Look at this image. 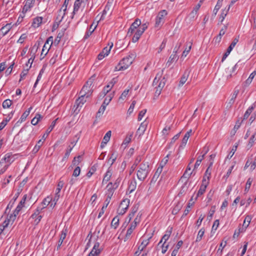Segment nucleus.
<instances>
[{"instance_id":"22","label":"nucleus","mask_w":256,"mask_h":256,"mask_svg":"<svg viewBox=\"0 0 256 256\" xmlns=\"http://www.w3.org/2000/svg\"><path fill=\"white\" fill-rule=\"evenodd\" d=\"M52 200V198L51 197L47 196L42 202L41 204L42 206V207L41 208H40V210H42V209L46 208L47 206H49Z\"/></svg>"},{"instance_id":"27","label":"nucleus","mask_w":256,"mask_h":256,"mask_svg":"<svg viewBox=\"0 0 256 256\" xmlns=\"http://www.w3.org/2000/svg\"><path fill=\"white\" fill-rule=\"evenodd\" d=\"M256 75V70L254 71L252 73L250 74L249 77L248 78V79L244 82V86H247L251 84L253 78H254V77Z\"/></svg>"},{"instance_id":"30","label":"nucleus","mask_w":256,"mask_h":256,"mask_svg":"<svg viewBox=\"0 0 256 256\" xmlns=\"http://www.w3.org/2000/svg\"><path fill=\"white\" fill-rule=\"evenodd\" d=\"M80 8V0H76L74 6V10L72 13V18L74 16L78 11Z\"/></svg>"},{"instance_id":"5","label":"nucleus","mask_w":256,"mask_h":256,"mask_svg":"<svg viewBox=\"0 0 256 256\" xmlns=\"http://www.w3.org/2000/svg\"><path fill=\"white\" fill-rule=\"evenodd\" d=\"M53 44V37L52 36H50L46 42L41 52L40 56L41 59H42L44 58V57L46 56V54H48L51 46Z\"/></svg>"},{"instance_id":"12","label":"nucleus","mask_w":256,"mask_h":256,"mask_svg":"<svg viewBox=\"0 0 256 256\" xmlns=\"http://www.w3.org/2000/svg\"><path fill=\"white\" fill-rule=\"evenodd\" d=\"M40 208L38 207L34 212L31 216V218L34 219L36 224H38L42 218V216L40 215Z\"/></svg>"},{"instance_id":"16","label":"nucleus","mask_w":256,"mask_h":256,"mask_svg":"<svg viewBox=\"0 0 256 256\" xmlns=\"http://www.w3.org/2000/svg\"><path fill=\"white\" fill-rule=\"evenodd\" d=\"M99 243L96 242L94 244L92 250L88 256H98L100 252V250L98 248Z\"/></svg>"},{"instance_id":"52","label":"nucleus","mask_w":256,"mask_h":256,"mask_svg":"<svg viewBox=\"0 0 256 256\" xmlns=\"http://www.w3.org/2000/svg\"><path fill=\"white\" fill-rule=\"evenodd\" d=\"M38 48V46L35 44L30 50V54L32 55V57L34 58H35V54Z\"/></svg>"},{"instance_id":"60","label":"nucleus","mask_w":256,"mask_h":256,"mask_svg":"<svg viewBox=\"0 0 256 256\" xmlns=\"http://www.w3.org/2000/svg\"><path fill=\"white\" fill-rule=\"evenodd\" d=\"M80 174V167L77 166L74 170L72 176L78 177Z\"/></svg>"},{"instance_id":"13","label":"nucleus","mask_w":256,"mask_h":256,"mask_svg":"<svg viewBox=\"0 0 256 256\" xmlns=\"http://www.w3.org/2000/svg\"><path fill=\"white\" fill-rule=\"evenodd\" d=\"M208 186V182L204 180H202V184L200 186V188L197 193L196 196L195 198V200L198 197L202 196L204 194V193L206 191V189Z\"/></svg>"},{"instance_id":"57","label":"nucleus","mask_w":256,"mask_h":256,"mask_svg":"<svg viewBox=\"0 0 256 256\" xmlns=\"http://www.w3.org/2000/svg\"><path fill=\"white\" fill-rule=\"evenodd\" d=\"M222 0H218V1L217 2V4H216V6H215V8H214V14H216L218 11V10L221 7L222 2Z\"/></svg>"},{"instance_id":"38","label":"nucleus","mask_w":256,"mask_h":256,"mask_svg":"<svg viewBox=\"0 0 256 256\" xmlns=\"http://www.w3.org/2000/svg\"><path fill=\"white\" fill-rule=\"evenodd\" d=\"M80 160V156L75 157L72 161V165L69 167L68 169H70V168H72L73 166H78L79 164Z\"/></svg>"},{"instance_id":"15","label":"nucleus","mask_w":256,"mask_h":256,"mask_svg":"<svg viewBox=\"0 0 256 256\" xmlns=\"http://www.w3.org/2000/svg\"><path fill=\"white\" fill-rule=\"evenodd\" d=\"M190 73V70H186L184 73L179 82L178 86H182L188 80Z\"/></svg>"},{"instance_id":"39","label":"nucleus","mask_w":256,"mask_h":256,"mask_svg":"<svg viewBox=\"0 0 256 256\" xmlns=\"http://www.w3.org/2000/svg\"><path fill=\"white\" fill-rule=\"evenodd\" d=\"M162 72H163V70H162L161 72L158 73L156 74V78H154V79L153 81V82H152V84L154 86L158 85V83L160 82H159L160 79L162 74Z\"/></svg>"},{"instance_id":"20","label":"nucleus","mask_w":256,"mask_h":256,"mask_svg":"<svg viewBox=\"0 0 256 256\" xmlns=\"http://www.w3.org/2000/svg\"><path fill=\"white\" fill-rule=\"evenodd\" d=\"M2 160L5 162V164H8V166L13 162L14 160H12V154H6L4 158H2Z\"/></svg>"},{"instance_id":"7","label":"nucleus","mask_w":256,"mask_h":256,"mask_svg":"<svg viewBox=\"0 0 256 256\" xmlns=\"http://www.w3.org/2000/svg\"><path fill=\"white\" fill-rule=\"evenodd\" d=\"M27 196L26 194L24 195L22 198L20 200V202H19L18 206L15 209L14 211V212L12 214H11L10 215V218H12L13 220H15L16 218V216L18 214L19 212L22 210V208L24 206V204L25 203L26 200V199Z\"/></svg>"},{"instance_id":"25","label":"nucleus","mask_w":256,"mask_h":256,"mask_svg":"<svg viewBox=\"0 0 256 256\" xmlns=\"http://www.w3.org/2000/svg\"><path fill=\"white\" fill-rule=\"evenodd\" d=\"M146 124H144V122L142 123L136 131V134H138L140 136L143 134L146 130Z\"/></svg>"},{"instance_id":"2","label":"nucleus","mask_w":256,"mask_h":256,"mask_svg":"<svg viewBox=\"0 0 256 256\" xmlns=\"http://www.w3.org/2000/svg\"><path fill=\"white\" fill-rule=\"evenodd\" d=\"M150 166L148 162H143L138 166L137 171V177L140 180L143 181L147 177L150 172Z\"/></svg>"},{"instance_id":"29","label":"nucleus","mask_w":256,"mask_h":256,"mask_svg":"<svg viewBox=\"0 0 256 256\" xmlns=\"http://www.w3.org/2000/svg\"><path fill=\"white\" fill-rule=\"evenodd\" d=\"M150 238H151V236L146 239H143L141 244L138 246V249L140 251H142L148 244Z\"/></svg>"},{"instance_id":"40","label":"nucleus","mask_w":256,"mask_h":256,"mask_svg":"<svg viewBox=\"0 0 256 256\" xmlns=\"http://www.w3.org/2000/svg\"><path fill=\"white\" fill-rule=\"evenodd\" d=\"M92 24L90 26V28H89V30L88 32H86V34L84 36V39L86 40V39L88 38L94 32V30L96 29L97 25H96L94 26V27L92 28Z\"/></svg>"},{"instance_id":"42","label":"nucleus","mask_w":256,"mask_h":256,"mask_svg":"<svg viewBox=\"0 0 256 256\" xmlns=\"http://www.w3.org/2000/svg\"><path fill=\"white\" fill-rule=\"evenodd\" d=\"M106 107L104 106V105L102 104L101 106L100 107V108L98 110V111L96 112V118H100L102 115V114H104V112L106 110Z\"/></svg>"},{"instance_id":"45","label":"nucleus","mask_w":256,"mask_h":256,"mask_svg":"<svg viewBox=\"0 0 256 256\" xmlns=\"http://www.w3.org/2000/svg\"><path fill=\"white\" fill-rule=\"evenodd\" d=\"M113 95H114V94H110L109 96H106L102 104L104 105V106L106 107L108 104L111 101L112 99V98Z\"/></svg>"},{"instance_id":"58","label":"nucleus","mask_w":256,"mask_h":256,"mask_svg":"<svg viewBox=\"0 0 256 256\" xmlns=\"http://www.w3.org/2000/svg\"><path fill=\"white\" fill-rule=\"evenodd\" d=\"M110 6L108 5V3L104 9V10L102 12V14L100 19V20L104 19V15L106 14L107 11L109 10L110 9Z\"/></svg>"},{"instance_id":"54","label":"nucleus","mask_w":256,"mask_h":256,"mask_svg":"<svg viewBox=\"0 0 256 256\" xmlns=\"http://www.w3.org/2000/svg\"><path fill=\"white\" fill-rule=\"evenodd\" d=\"M97 168V166L96 164H94L93 166L90 169V170L89 172L86 174V176L88 178H90L92 175L96 172Z\"/></svg>"},{"instance_id":"28","label":"nucleus","mask_w":256,"mask_h":256,"mask_svg":"<svg viewBox=\"0 0 256 256\" xmlns=\"http://www.w3.org/2000/svg\"><path fill=\"white\" fill-rule=\"evenodd\" d=\"M172 229V228H170V230L166 232V234L162 236V240L158 243V244L162 243L163 242V240H164V243L166 244V242L168 240L171 234Z\"/></svg>"},{"instance_id":"21","label":"nucleus","mask_w":256,"mask_h":256,"mask_svg":"<svg viewBox=\"0 0 256 256\" xmlns=\"http://www.w3.org/2000/svg\"><path fill=\"white\" fill-rule=\"evenodd\" d=\"M43 20V18L42 16H37L34 18L33 20V22L32 24V26L34 27L38 28V27L40 24L42 23Z\"/></svg>"},{"instance_id":"61","label":"nucleus","mask_w":256,"mask_h":256,"mask_svg":"<svg viewBox=\"0 0 256 256\" xmlns=\"http://www.w3.org/2000/svg\"><path fill=\"white\" fill-rule=\"evenodd\" d=\"M136 104V102L135 100H133L132 102V103L131 104L128 110V114L130 115L133 112L134 108Z\"/></svg>"},{"instance_id":"11","label":"nucleus","mask_w":256,"mask_h":256,"mask_svg":"<svg viewBox=\"0 0 256 256\" xmlns=\"http://www.w3.org/2000/svg\"><path fill=\"white\" fill-rule=\"evenodd\" d=\"M34 2V0H26L25 4L23 7L22 12L25 14L30 8H32Z\"/></svg>"},{"instance_id":"55","label":"nucleus","mask_w":256,"mask_h":256,"mask_svg":"<svg viewBox=\"0 0 256 256\" xmlns=\"http://www.w3.org/2000/svg\"><path fill=\"white\" fill-rule=\"evenodd\" d=\"M170 156V154H167V156L164 158L163 160H162L160 162V168H162L168 162V158H169V156Z\"/></svg>"},{"instance_id":"6","label":"nucleus","mask_w":256,"mask_h":256,"mask_svg":"<svg viewBox=\"0 0 256 256\" xmlns=\"http://www.w3.org/2000/svg\"><path fill=\"white\" fill-rule=\"evenodd\" d=\"M130 204V200L125 198L120 202L119 208L118 209L117 212L119 215H123L127 210Z\"/></svg>"},{"instance_id":"19","label":"nucleus","mask_w":256,"mask_h":256,"mask_svg":"<svg viewBox=\"0 0 256 256\" xmlns=\"http://www.w3.org/2000/svg\"><path fill=\"white\" fill-rule=\"evenodd\" d=\"M66 30V29H64L61 30L58 34V36L56 38H55L54 40L53 41V44L54 45L56 46L58 45L59 42H60L61 38L64 36V32Z\"/></svg>"},{"instance_id":"62","label":"nucleus","mask_w":256,"mask_h":256,"mask_svg":"<svg viewBox=\"0 0 256 256\" xmlns=\"http://www.w3.org/2000/svg\"><path fill=\"white\" fill-rule=\"evenodd\" d=\"M201 4H198L194 10L192 12L190 15H191L192 18L194 17V15H196L197 14V11L199 10L200 8V7Z\"/></svg>"},{"instance_id":"10","label":"nucleus","mask_w":256,"mask_h":256,"mask_svg":"<svg viewBox=\"0 0 256 256\" xmlns=\"http://www.w3.org/2000/svg\"><path fill=\"white\" fill-rule=\"evenodd\" d=\"M136 226L135 225V223L134 224H130V226L127 230L126 233L124 238V242L127 241L128 240L132 238V234L133 231L136 228Z\"/></svg>"},{"instance_id":"46","label":"nucleus","mask_w":256,"mask_h":256,"mask_svg":"<svg viewBox=\"0 0 256 256\" xmlns=\"http://www.w3.org/2000/svg\"><path fill=\"white\" fill-rule=\"evenodd\" d=\"M256 140V132L253 135H252V136L250 138L248 143V146L249 148H251L253 146Z\"/></svg>"},{"instance_id":"59","label":"nucleus","mask_w":256,"mask_h":256,"mask_svg":"<svg viewBox=\"0 0 256 256\" xmlns=\"http://www.w3.org/2000/svg\"><path fill=\"white\" fill-rule=\"evenodd\" d=\"M72 148V147H71L70 146H69V148H68V149L66 150V151L64 154V156L62 158L63 161L68 158Z\"/></svg>"},{"instance_id":"1","label":"nucleus","mask_w":256,"mask_h":256,"mask_svg":"<svg viewBox=\"0 0 256 256\" xmlns=\"http://www.w3.org/2000/svg\"><path fill=\"white\" fill-rule=\"evenodd\" d=\"M135 57L136 54L132 53L124 58L116 66V70L119 71L126 70L132 63Z\"/></svg>"},{"instance_id":"26","label":"nucleus","mask_w":256,"mask_h":256,"mask_svg":"<svg viewBox=\"0 0 256 256\" xmlns=\"http://www.w3.org/2000/svg\"><path fill=\"white\" fill-rule=\"evenodd\" d=\"M42 118V116L38 113L36 114L35 116L32 120L31 124L34 125H36L38 122Z\"/></svg>"},{"instance_id":"34","label":"nucleus","mask_w":256,"mask_h":256,"mask_svg":"<svg viewBox=\"0 0 256 256\" xmlns=\"http://www.w3.org/2000/svg\"><path fill=\"white\" fill-rule=\"evenodd\" d=\"M108 188V192L106 193V198H108V196L109 194H111L112 196L113 195L114 188L112 187V183L110 182L106 186Z\"/></svg>"},{"instance_id":"41","label":"nucleus","mask_w":256,"mask_h":256,"mask_svg":"<svg viewBox=\"0 0 256 256\" xmlns=\"http://www.w3.org/2000/svg\"><path fill=\"white\" fill-rule=\"evenodd\" d=\"M252 216H247L244 219V222L243 224V226L245 228H247L248 226H249L250 223L252 220Z\"/></svg>"},{"instance_id":"8","label":"nucleus","mask_w":256,"mask_h":256,"mask_svg":"<svg viewBox=\"0 0 256 256\" xmlns=\"http://www.w3.org/2000/svg\"><path fill=\"white\" fill-rule=\"evenodd\" d=\"M141 24V21L138 18H136L134 22L131 24L129 28L127 36H130L136 29Z\"/></svg>"},{"instance_id":"9","label":"nucleus","mask_w":256,"mask_h":256,"mask_svg":"<svg viewBox=\"0 0 256 256\" xmlns=\"http://www.w3.org/2000/svg\"><path fill=\"white\" fill-rule=\"evenodd\" d=\"M80 99V96L77 94V98L75 102L74 105L73 106L72 108V114H74V116H76L80 112V109L78 108V106L80 104V102L79 100Z\"/></svg>"},{"instance_id":"53","label":"nucleus","mask_w":256,"mask_h":256,"mask_svg":"<svg viewBox=\"0 0 256 256\" xmlns=\"http://www.w3.org/2000/svg\"><path fill=\"white\" fill-rule=\"evenodd\" d=\"M58 120V118H56L55 120H54V121L52 122L51 124L50 125V126L46 130V133L48 134L50 132L52 131V130H53V128H54V127L56 126V122Z\"/></svg>"},{"instance_id":"44","label":"nucleus","mask_w":256,"mask_h":256,"mask_svg":"<svg viewBox=\"0 0 256 256\" xmlns=\"http://www.w3.org/2000/svg\"><path fill=\"white\" fill-rule=\"evenodd\" d=\"M14 220H13L12 218H10V215L8 216V218H7V220H5L0 226L2 227V228H5L7 227L10 221L14 222Z\"/></svg>"},{"instance_id":"64","label":"nucleus","mask_w":256,"mask_h":256,"mask_svg":"<svg viewBox=\"0 0 256 256\" xmlns=\"http://www.w3.org/2000/svg\"><path fill=\"white\" fill-rule=\"evenodd\" d=\"M256 167V158H252V162L251 166L250 167V170L252 171L253 170H254L255 169Z\"/></svg>"},{"instance_id":"36","label":"nucleus","mask_w":256,"mask_h":256,"mask_svg":"<svg viewBox=\"0 0 256 256\" xmlns=\"http://www.w3.org/2000/svg\"><path fill=\"white\" fill-rule=\"evenodd\" d=\"M66 232H64V230H62V234H60V238L58 240V244L57 246V250H58L60 248L63 240L65 239V238L66 237Z\"/></svg>"},{"instance_id":"35","label":"nucleus","mask_w":256,"mask_h":256,"mask_svg":"<svg viewBox=\"0 0 256 256\" xmlns=\"http://www.w3.org/2000/svg\"><path fill=\"white\" fill-rule=\"evenodd\" d=\"M254 108H255V105H254V104H253L250 107L246 110V112H245V114H244V120L247 119L248 118L249 116L252 113V111L254 110Z\"/></svg>"},{"instance_id":"18","label":"nucleus","mask_w":256,"mask_h":256,"mask_svg":"<svg viewBox=\"0 0 256 256\" xmlns=\"http://www.w3.org/2000/svg\"><path fill=\"white\" fill-rule=\"evenodd\" d=\"M111 198H112V194H109L108 196V198H106V200H105V202H104V204L103 206L102 207L100 212H99V214L98 216V218H100L101 216L104 214V210L106 208L108 204H109L110 199H111Z\"/></svg>"},{"instance_id":"37","label":"nucleus","mask_w":256,"mask_h":256,"mask_svg":"<svg viewBox=\"0 0 256 256\" xmlns=\"http://www.w3.org/2000/svg\"><path fill=\"white\" fill-rule=\"evenodd\" d=\"M207 152L208 151L206 150L202 156H200L198 158L197 160L194 164V170L198 168V167L200 165L202 161L204 158V155L207 153Z\"/></svg>"},{"instance_id":"23","label":"nucleus","mask_w":256,"mask_h":256,"mask_svg":"<svg viewBox=\"0 0 256 256\" xmlns=\"http://www.w3.org/2000/svg\"><path fill=\"white\" fill-rule=\"evenodd\" d=\"M112 175V172L110 170V168H108V171L106 173L104 176L103 178L102 184H104L107 183V182L110 180Z\"/></svg>"},{"instance_id":"24","label":"nucleus","mask_w":256,"mask_h":256,"mask_svg":"<svg viewBox=\"0 0 256 256\" xmlns=\"http://www.w3.org/2000/svg\"><path fill=\"white\" fill-rule=\"evenodd\" d=\"M120 218L118 216L114 217L111 222L110 226L114 229H116L119 225Z\"/></svg>"},{"instance_id":"50","label":"nucleus","mask_w":256,"mask_h":256,"mask_svg":"<svg viewBox=\"0 0 256 256\" xmlns=\"http://www.w3.org/2000/svg\"><path fill=\"white\" fill-rule=\"evenodd\" d=\"M12 102L9 99L6 100L2 102V107L4 108H9L12 105Z\"/></svg>"},{"instance_id":"43","label":"nucleus","mask_w":256,"mask_h":256,"mask_svg":"<svg viewBox=\"0 0 256 256\" xmlns=\"http://www.w3.org/2000/svg\"><path fill=\"white\" fill-rule=\"evenodd\" d=\"M43 142H42V140H39L38 142L36 144L34 147V148L32 150V152L34 153L37 152L39 150H40V148L41 147V146H42Z\"/></svg>"},{"instance_id":"17","label":"nucleus","mask_w":256,"mask_h":256,"mask_svg":"<svg viewBox=\"0 0 256 256\" xmlns=\"http://www.w3.org/2000/svg\"><path fill=\"white\" fill-rule=\"evenodd\" d=\"M192 133V130H190L185 134L184 138L182 140L180 145L179 146V149L182 148L184 146L188 140V138H190L191 134Z\"/></svg>"},{"instance_id":"14","label":"nucleus","mask_w":256,"mask_h":256,"mask_svg":"<svg viewBox=\"0 0 256 256\" xmlns=\"http://www.w3.org/2000/svg\"><path fill=\"white\" fill-rule=\"evenodd\" d=\"M113 44H112L110 47L108 48L107 47L104 48L102 52H100L98 56V58L99 60H102L106 56H108L110 50L111 48H112Z\"/></svg>"},{"instance_id":"3","label":"nucleus","mask_w":256,"mask_h":256,"mask_svg":"<svg viewBox=\"0 0 256 256\" xmlns=\"http://www.w3.org/2000/svg\"><path fill=\"white\" fill-rule=\"evenodd\" d=\"M95 79L96 76L93 75L88 79V80L86 82V84L83 86L82 88V92L85 91V89H88V90L87 92H85V94L81 96V104H83L84 102H83V99L84 96H86V98H88L90 96H91L92 92V88H91V86Z\"/></svg>"},{"instance_id":"56","label":"nucleus","mask_w":256,"mask_h":256,"mask_svg":"<svg viewBox=\"0 0 256 256\" xmlns=\"http://www.w3.org/2000/svg\"><path fill=\"white\" fill-rule=\"evenodd\" d=\"M44 72V68H42L41 69V70H40V72H39V74L37 77L36 80L34 84V88L36 87L38 81L41 79L42 76Z\"/></svg>"},{"instance_id":"33","label":"nucleus","mask_w":256,"mask_h":256,"mask_svg":"<svg viewBox=\"0 0 256 256\" xmlns=\"http://www.w3.org/2000/svg\"><path fill=\"white\" fill-rule=\"evenodd\" d=\"M178 60V57L176 54H172L170 56L168 61L166 62V65L168 66H169L172 63L174 62V60Z\"/></svg>"},{"instance_id":"31","label":"nucleus","mask_w":256,"mask_h":256,"mask_svg":"<svg viewBox=\"0 0 256 256\" xmlns=\"http://www.w3.org/2000/svg\"><path fill=\"white\" fill-rule=\"evenodd\" d=\"M191 170V168L190 167V164L187 166L186 167V168L182 176V178H188L193 173V172L194 170H194L191 172H189V171H190Z\"/></svg>"},{"instance_id":"48","label":"nucleus","mask_w":256,"mask_h":256,"mask_svg":"<svg viewBox=\"0 0 256 256\" xmlns=\"http://www.w3.org/2000/svg\"><path fill=\"white\" fill-rule=\"evenodd\" d=\"M204 228H201L199 230V232H198V234L196 237V242H200L201 240L202 239V238L204 234Z\"/></svg>"},{"instance_id":"47","label":"nucleus","mask_w":256,"mask_h":256,"mask_svg":"<svg viewBox=\"0 0 256 256\" xmlns=\"http://www.w3.org/2000/svg\"><path fill=\"white\" fill-rule=\"evenodd\" d=\"M110 136H111V131L109 130L106 134L104 135V136L103 138V140H102L103 143L107 144L110 140Z\"/></svg>"},{"instance_id":"49","label":"nucleus","mask_w":256,"mask_h":256,"mask_svg":"<svg viewBox=\"0 0 256 256\" xmlns=\"http://www.w3.org/2000/svg\"><path fill=\"white\" fill-rule=\"evenodd\" d=\"M188 44L190 45L188 48L186 47L184 50L183 52L182 56V57H186L191 50L192 43V42H190Z\"/></svg>"},{"instance_id":"4","label":"nucleus","mask_w":256,"mask_h":256,"mask_svg":"<svg viewBox=\"0 0 256 256\" xmlns=\"http://www.w3.org/2000/svg\"><path fill=\"white\" fill-rule=\"evenodd\" d=\"M168 14L166 10H160L156 18L155 28H160L164 22V17Z\"/></svg>"},{"instance_id":"32","label":"nucleus","mask_w":256,"mask_h":256,"mask_svg":"<svg viewBox=\"0 0 256 256\" xmlns=\"http://www.w3.org/2000/svg\"><path fill=\"white\" fill-rule=\"evenodd\" d=\"M11 28V24H8L6 26L0 29V31L3 34V35L4 36L8 33V32L10 30Z\"/></svg>"},{"instance_id":"63","label":"nucleus","mask_w":256,"mask_h":256,"mask_svg":"<svg viewBox=\"0 0 256 256\" xmlns=\"http://www.w3.org/2000/svg\"><path fill=\"white\" fill-rule=\"evenodd\" d=\"M252 182V179L251 178H248V180L246 182V187H245V190H244L245 191H248L249 190Z\"/></svg>"},{"instance_id":"51","label":"nucleus","mask_w":256,"mask_h":256,"mask_svg":"<svg viewBox=\"0 0 256 256\" xmlns=\"http://www.w3.org/2000/svg\"><path fill=\"white\" fill-rule=\"evenodd\" d=\"M172 126V124L170 126H166L162 130L163 135L167 136L168 134V132L170 130Z\"/></svg>"}]
</instances>
